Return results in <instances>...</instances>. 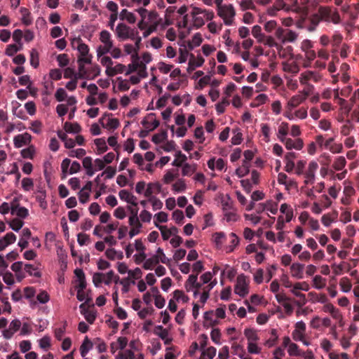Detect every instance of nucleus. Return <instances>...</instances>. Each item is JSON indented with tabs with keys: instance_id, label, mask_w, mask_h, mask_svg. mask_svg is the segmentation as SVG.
Listing matches in <instances>:
<instances>
[{
	"instance_id": "f257e3e1",
	"label": "nucleus",
	"mask_w": 359,
	"mask_h": 359,
	"mask_svg": "<svg viewBox=\"0 0 359 359\" xmlns=\"http://www.w3.org/2000/svg\"><path fill=\"white\" fill-rule=\"evenodd\" d=\"M61 170H62V179H65L67 177V174H74L80 171L81 165L77 161H73L71 163V160L69 158H65L61 163Z\"/></svg>"
},
{
	"instance_id": "f03ea898",
	"label": "nucleus",
	"mask_w": 359,
	"mask_h": 359,
	"mask_svg": "<svg viewBox=\"0 0 359 359\" xmlns=\"http://www.w3.org/2000/svg\"><path fill=\"white\" fill-rule=\"evenodd\" d=\"M218 15L224 20L226 25H231L233 18L236 15V12L233 5H224L222 8L217 11Z\"/></svg>"
},
{
	"instance_id": "7ed1b4c3",
	"label": "nucleus",
	"mask_w": 359,
	"mask_h": 359,
	"mask_svg": "<svg viewBox=\"0 0 359 359\" xmlns=\"http://www.w3.org/2000/svg\"><path fill=\"white\" fill-rule=\"evenodd\" d=\"M234 292L242 297H244L248 294V283L247 281V277L245 275L241 274L237 277Z\"/></svg>"
},
{
	"instance_id": "20e7f679",
	"label": "nucleus",
	"mask_w": 359,
	"mask_h": 359,
	"mask_svg": "<svg viewBox=\"0 0 359 359\" xmlns=\"http://www.w3.org/2000/svg\"><path fill=\"white\" fill-rule=\"evenodd\" d=\"M87 301L79 306L81 313L84 316L85 319L90 324H93L96 318V313L94 311V305H92V309L86 306Z\"/></svg>"
},
{
	"instance_id": "39448f33",
	"label": "nucleus",
	"mask_w": 359,
	"mask_h": 359,
	"mask_svg": "<svg viewBox=\"0 0 359 359\" xmlns=\"http://www.w3.org/2000/svg\"><path fill=\"white\" fill-rule=\"evenodd\" d=\"M279 140L281 142L285 144L286 149L288 150H291L292 149H295L297 150H300L304 147L303 140L300 138H297V139L293 140L290 138L279 137Z\"/></svg>"
},
{
	"instance_id": "423d86ee",
	"label": "nucleus",
	"mask_w": 359,
	"mask_h": 359,
	"mask_svg": "<svg viewBox=\"0 0 359 359\" xmlns=\"http://www.w3.org/2000/svg\"><path fill=\"white\" fill-rule=\"evenodd\" d=\"M309 95V92L304 90L302 93V94L292 96L287 102V108H288L290 111H292L294 108L297 107L299 104L302 103L307 98Z\"/></svg>"
},
{
	"instance_id": "0eeeda50",
	"label": "nucleus",
	"mask_w": 359,
	"mask_h": 359,
	"mask_svg": "<svg viewBox=\"0 0 359 359\" xmlns=\"http://www.w3.org/2000/svg\"><path fill=\"white\" fill-rule=\"evenodd\" d=\"M318 168V165L316 161H311L309 164L307 170L304 173L305 184H313L315 180V172Z\"/></svg>"
},
{
	"instance_id": "6e6552de",
	"label": "nucleus",
	"mask_w": 359,
	"mask_h": 359,
	"mask_svg": "<svg viewBox=\"0 0 359 359\" xmlns=\"http://www.w3.org/2000/svg\"><path fill=\"white\" fill-rule=\"evenodd\" d=\"M109 115V114H105L104 116H102L100 118V124L104 128H107V129L117 128L120 125L119 121L117 118H107L106 117Z\"/></svg>"
},
{
	"instance_id": "1a4fd4ad",
	"label": "nucleus",
	"mask_w": 359,
	"mask_h": 359,
	"mask_svg": "<svg viewBox=\"0 0 359 359\" xmlns=\"http://www.w3.org/2000/svg\"><path fill=\"white\" fill-rule=\"evenodd\" d=\"M31 135L27 133L15 136L13 139L15 147L20 148L25 145L29 144L31 142Z\"/></svg>"
},
{
	"instance_id": "9d476101",
	"label": "nucleus",
	"mask_w": 359,
	"mask_h": 359,
	"mask_svg": "<svg viewBox=\"0 0 359 359\" xmlns=\"http://www.w3.org/2000/svg\"><path fill=\"white\" fill-rule=\"evenodd\" d=\"M297 158V154L294 152H288L285 156V170L287 172H292L295 167L294 159Z\"/></svg>"
},
{
	"instance_id": "9b49d317",
	"label": "nucleus",
	"mask_w": 359,
	"mask_h": 359,
	"mask_svg": "<svg viewBox=\"0 0 359 359\" xmlns=\"http://www.w3.org/2000/svg\"><path fill=\"white\" fill-rule=\"evenodd\" d=\"M119 197L121 200L126 201L127 203L131 204L133 206H137V198L130 194L128 191L123 189L119 191Z\"/></svg>"
},
{
	"instance_id": "f8f14e48",
	"label": "nucleus",
	"mask_w": 359,
	"mask_h": 359,
	"mask_svg": "<svg viewBox=\"0 0 359 359\" xmlns=\"http://www.w3.org/2000/svg\"><path fill=\"white\" fill-rule=\"evenodd\" d=\"M130 31V27L127 26L126 24L119 23L116 29V35L118 38L121 40H126L128 39V32Z\"/></svg>"
},
{
	"instance_id": "ddd939ff",
	"label": "nucleus",
	"mask_w": 359,
	"mask_h": 359,
	"mask_svg": "<svg viewBox=\"0 0 359 359\" xmlns=\"http://www.w3.org/2000/svg\"><path fill=\"white\" fill-rule=\"evenodd\" d=\"M304 269V264L299 263H293L290 266L292 276L298 279L303 278Z\"/></svg>"
},
{
	"instance_id": "4468645a",
	"label": "nucleus",
	"mask_w": 359,
	"mask_h": 359,
	"mask_svg": "<svg viewBox=\"0 0 359 359\" xmlns=\"http://www.w3.org/2000/svg\"><path fill=\"white\" fill-rule=\"evenodd\" d=\"M203 63L204 59L202 57H198L197 59H195L194 55L191 54V58L189 62L187 72H191L195 69L196 67H201Z\"/></svg>"
},
{
	"instance_id": "2eb2a0df",
	"label": "nucleus",
	"mask_w": 359,
	"mask_h": 359,
	"mask_svg": "<svg viewBox=\"0 0 359 359\" xmlns=\"http://www.w3.org/2000/svg\"><path fill=\"white\" fill-rule=\"evenodd\" d=\"M319 18L321 20L326 22H330V18L332 15V9L328 6H320L318 8Z\"/></svg>"
},
{
	"instance_id": "dca6fc26",
	"label": "nucleus",
	"mask_w": 359,
	"mask_h": 359,
	"mask_svg": "<svg viewBox=\"0 0 359 359\" xmlns=\"http://www.w3.org/2000/svg\"><path fill=\"white\" fill-rule=\"evenodd\" d=\"M161 190V185L158 182L149 183L144 192V196L147 198L152 197L154 193H159Z\"/></svg>"
},
{
	"instance_id": "f3484780",
	"label": "nucleus",
	"mask_w": 359,
	"mask_h": 359,
	"mask_svg": "<svg viewBox=\"0 0 359 359\" xmlns=\"http://www.w3.org/2000/svg\"><path fill=\"white\" fill-rule=\"evenodd\" d=\"M159 263V257L158 255H154L152 257L145 259L143 264V268L146 270H151L154 266Z\"/></svg>"
},
{
	"instance_id": "a211bd4d",
	"label": "nucleus",
	"mask_w": 359,
	"mask_h": 359,
	"mask_svg": "<svg viewBox=\"0 0 359 359\" xmlns=\"http://www.w3.org/2000/svg\"><path fill=\"white\" fill-rule=\"evenodd\" d=\"M95 144L97 147V154L100 155L107 151L108 147L104 138H98L95 140Z\"/></svg>"
},
{
	"instance_id": "6ab92c4d",
	"label": "nucleus",
	"mask_w": 359,
	"mask_h": 359,
	"mask_svg": "<svg viewBox=\"0 0 359 359\" xmlns=\"http://www.w3.org/2000/svg\"><path fill=\"white\" fill-rule=\"evenodd\" d=\"M119 17L121 20H126L130 24L135 23L136 20L135 15L133 13L129 12L127 9H123Z\"/></svg>"
},
{
	"instance_id": "aec40b11",
	"label": "nucleus",
	"mask_w": 359,
	"mask_h": 359,
	"mask_svg": "<svg viewBox=\"0 0 359 359\" xmlns=\"http://www.w3.org/2000/svg\"><path fill=\"white\" fill-rule=\"evenodd\" d=\"M64 129L69 133H79L81 130V126L77 123H72L69 122L65 123Z\"/></svg>"
},
{
	"instance_id": "412c9836",
	"label": "nucleus",
	"mask_w": 359,
	"mask_h": 359,
	"mask_svg": "<svg viewBox=\"0 0 359 359\" xmlns=\"http://www.w3.org/2000/svg\"><path fill=\"white\" fill-rule=\"evenodd\" d=\"M244 334L248 339V342H256L259 340V337L255 330L252 328H246L244 330Z\"/></svg>"
},
{
	"instance_id": "4be33fe9",
	"label": "nucleus",
	"mask_w": 359,
	"mask_h": 359,
	"mask_svg": "<svg viewBox=\"0 0 359 359\" xmlns=\"http://www.w3.org/2000/svg\"><path fill=\"white\" fill-rule=\"evenodd\" d=\"M250 172V163L243 161L241 167L238 168L236 170V174L238 177H243L248 175Z\"/></svg>"
},
{
	"instance_id": "5701e85b",
	"label": "nucleus",
	"mask_w": 359,
	"mask_h": 359,
	"mask_svg": "<svg viewBox=\"0 0 359 359\" xmlns=\"http://www.w3.org/2000/svg\"><path fill=\"white\" fill-rule=\"evenodd\" d=\"M203 41V39L200 33H196L192 37V40L188 42V48L190 50L194 48V47L199 46Z\"/></svg>"
},
{
	"instance_id": "b1692460",
	"label": "nucleus",
	"mask_w": 359,
	"mask_h": 359,
	"mask_svg": "<svg viewBox=\"0 0 359 359\" xmlns=\"http://www.w3.org/2000/svg\"><path fill=\"white\" fill-rule=\"evenodd\" d=\"M92 60V56L87 57H79V72H89L88 69L85 67L84 64H90Z\"/></svg>"
},
{
	"instance_id": "393cba45",
	"label": "nucleus",
	"mask_w": 359,
	"mask_h": 359,
	"mask_svg": "<svg viewBox=\"0 0 359 359\" xmlns=\"http://www.w3.org/2000/svg\"><path fill=\"white\" fill-rule=\"evenodd\" d=\"M216 351L217 350L215 347L210 346L202 352L199 359H213L216 355Z\"/></svg>"
},
{
	"instance_id": "a878e982",
	"label": "nucleus",
	"mask_w": 359,
	"mask_h": 359,
	"mask_svg": "<svg viewBox=\"0 0 359 359\" xmlns=\"http://www.w3.org/2000/svg\"><path fill=\"white\" fill-rule=\"evenodd\" d=\"M92 346H93V344H92L91 341L86 337L80 347V352H81V356L85 357L86 355L88 353V351L92 348Z\"/></svg>"
},
{
	"instance_id": "bb28decb",
	"label": "nucleus",
	"mask_w": 359,
	"mask_h": 359,
	"mask_svg": "<svg viewBox=\"0 0 359 359\" xmlns=\"http://www.w3.org/2000/svg\"><path fill=\"white\" fill-rule=\"evenodd\" d=\"M77 50L81 55L80 57H87L91 56L90 55L88 54V53H89L88 46L86 43H83L81 41H79V42Z\"/></svg>"
},
{
	"instance_id": "cd10ccee",
	"label": "nucleus",
	"mask_w": 359,
	"mask_h": 359,
	"mask_svg": "<svg viewBox=\"0 0 359 359\" xmlns=\"http://www.w3.org/2000/svg\"><path fill=\"white\" fill-rule=\"evenodd\" d=\"M252 34L255 38L257 39L258 42H263L265 35L262 33V28L259 25H255L252 29Z\"/></svg>"
},
{
	"instance_id": "c85d7f7f",
	"label": "nucleus",
	"mask_w": 359,
	"mask_h": 359,
	"mask_svg": "<svg viewBox=\"0 0 359 359\" xmlns=\"http://www.w3.org/2000/svg\"><path fill=\"white\" fill-rule=\"evenodd\" d=\"M288 354L290 356H299L303 354V351L299 349L297 344L292 343L287 348Z\"/></svg>"
},
{
	"instance_id": "c756f323",
	"label": "nucleus",
	"mask_w": 359,
	"mask_h": 359,
	"mask_svg": "<svg viewBox=\"0 0 359 359\" xmlns=\"http://www.w3.org/2000/svg\"><path fill=\"white\" fill-rule=\"evenodd\" d=\"M297 36L298 35L295 32L286 29L285 35L284 39L283 40V43H285L286 42H294L297 39Z\"/></svg>"
},
{
	"instance_id": "7c9ffc66",
	"label": "nucleus",
	"mask_w": 359,
	"mask_h": 359,
	"mask_svg": "<svg viewBox=\"0 0 359 359\" xmlns=\"http://www.w3.org/2000/svg\"><path fill=\"white\" fill-rule=\"evenodd\" d=\"M186 160L187 156L180 151L176 153L175 159L172 162V165L176 167H181Z\"/></svg>"
},
{
	"instance_id": "2f4dec72",
	"label": "nucleus",
	"mask_w": 359,
	"mask_h": 359,
	"mask_svg": "<svg viewBox=\"0 0 359 359\" xmlns=\"http://www.w3.org/2000/svg\"><path fill=\"white\" fill-rule=\"evenodd\" d=\"M215 283H210L208 285L203 288V292L201 295L200 301L201 303L205 304L207 299L209 298V292L214 287Z\"/></svg>"
},
{
	"instance_id": "473e14b6",
	"label": "nucleus",
	"mask_w": 359,
	"mask_h": 359,
	"mask_svg": "<svg viewBox=\"0 0 359 359\" xmlns=\"http://www.w3.org/2000/svg\"><path fill=\"white\" fill-rule=\"evenodd\" d=\"M339 285L341 290L344 292H349L352 287L351 281L347 277H344L340 280Z\"/></svg>"
},
{
	"instance_id": "72a5a7b5",
	"label": "nucleus",
	"mask_w": 359,
	"mask_h": 359,
	"mask_svg": "<svg viewBox=\"0 0 359 359\" xmlns=\"http://www.w3.org/2000/svg\"><path fill=\"white\" fill-rule=\"evenodd\" d=\"M154 333L162 339H165L168 336V332L161 325H157L154 328Z\"/></svg>"
},
{
	"instance_id": "f704fd0d",
	"label": "nucleus",
	"mask_w": 359,
	"mask_h": 359,
	"mask_svg": "<svg viewBox=\"0 0 359 359\" xmlns=\"http://www.w3.org/2000/svg\"><path fill=\"white\" fill-rule=\"evenodd\" d=\"M346 163V161L344 156H339L335 160L333 167L336 170H342Z\"/></svg>"
},
{
	"instance_id": "c9c22d12",
	"label": "nucleus",
	"mask_w": 359,
	"mask_h": 359,
	"mask_svg": "<svg viewBox=\"0 0 359 359\" xmlns=\"http://www.w3.org/2000/svg\"><path fill=\"white\" fill-rule=\"evenodd\" d=\"M325 279L322 278L320 276H316L313 279V285L316 289H322L325 286Z\"/></svg>"
},
{
	"instance_id": "e433bc0d",
	"label": "nucleus",
	"mask_w": 359,
	"mask_h": 359,
	"mask_svg": "<svg viewBox=\"0 0 359 359\" xmlns=\"http://www.w3.org/2000/svg\"><path fill=\"white\" fill-rule=\"evenodd\" d=\"M142 124L144 128L149 129V130L151 131L156 128L159 126L160 123L156 119H154L151 123L146 119H144L142 121Z\"/></svg>"
},
{
	"instance_id": "4c0bfd02",
	"label": "nucleus",
	"mask_w": 359,
	"mask_h": 359,
	"mask_svg": "<svg viewBox=\"0 0 359 359\" xmlns=\"http://www.w3.org/2000/svg\"><path fill=\"white\" fill-rule=\"evenodd\" d=\"M100 39L104 44H113L111 40V34L107 30H103L100 32Z\"/></svg>"
},
{
	"instance_id": "58836bf2",
	"label": "nucleus",
	"mask_w": 359,
	"mask_h": 359,
	"mask_svg": "<svg viewBox=\"0 0 359 359\" xmlns=\"http://www.w3.org/2000/svg\"><path fill=\"white\" fill-rule=\"evenodd\" d=\"M25 270L30 276H33L37 278H39L41 276V273L39 271H36V269L32 264H26L25 265Z\"/></svg>"
},
{
	"instance_id": "ea45409f",
	"label": "nucleus",
	"mask_w": 359,
	"mask_h": 359,
	"mask_svg": "<svg viewBox=\"0 0 359 359\" xmlns=\"http://www.w3.org/2000/svg\"><path fill=\"white\" fill-rule=\"evenodd\" d=\"M343 39V36L339 33L335 32L332 36L331 43L332 47L339 48Z\"/></svg>"
},
{
	"instance_id": "a19ab883",
	"label": "nucleus",
	"mask_w": 359,
	"mask_h": 359,
	"mask_svg": "<svg viewBox=\"0 0 359 359\" xmlns=\"http://www.w3.org/2000/svg\"><path fill=\"white\" fill-rule=\"evenodd\" d=\"M264 45H266L269 47H276L277 49H281L282 46H279L274 40L272 36H266L264 39H263L262 42Z\"/></svg>"
},
{
	"instance_id": "79ce46f5",
	"label": "nucleus",
	"mask_w": 359,
	"mask_h": 359,
	"mask_svg": "<svg viewBox=\"0 0 359 359\" xmlns=\"http://www.w3.org/2000/svg\"><path fill=\"white\" fill-rule=\"evenodd\" d=\"M23 224L24 222L17 218L12 219L9 223L10 227L15 231H18L22 227Z\"/></svg>"
},
{
	"instance_id": "37998d69",
	"label": "nucleus",
	"mask_w": 359,
	"mask_h": 359,
	"mask_svg": "<svg viewBox=\"0 0 359 359\" xmlns=\"http://www.w3.org/2000/svg\"><path fill=\"white\" fill-rule=\"evenodd\" d=\"M57 61L60 67H65L69 64L68 55L65 53L60 54L57 56Z\"/></svg>"
},
{
	"instance_id": "c03bdc74",
	"label": "nucleus",
	"mask_w": 359,
	"mask_h": 359,
	"mask_svg": "<svg viewBox=\"0 0 359 359\" xmlns=\"http://www.w3.org/2000/svg\"><path fill=\"white\" fill-rule=\"evenodd\" d=\"M311 25L308 27V30L309 32H313L319 22H320V19L318 15H314L311 18Z\"/></svg>"
},
{
	"instance_id": "a18cd8bd",
	"label": "nucleus",
	"mask_w": 359,
	"mask_h": 359,
	"mask_svg": "<svg viewBox=\"0 0 359 359\" xmlns=\"http://www.w3.org/2000/svg\"><path fill=\"white\" fill-rule=\"evenodd\" d=\"M289 130V124L286 122H283L278 128V137H285L287 135Z\"/></svg>"
},
{
	"instance_id": "49530a36",
	"label": "nucleus",
	"mask_w": 359,
	"mask_h": 359,
	"mask_svg": "<svg viewBox=\"0 0 359 359\" xmlns=\"http://www.w3.org/2000/svg\"><path fill=\"white\" fill-rule=\"evenodd\" d=\"M104 277H105V274H104L102 273H99V272L95 273L93 276V282L94 285L96 287H98L100 285V284H101L102 282L104 281Z\"/></svg>"
},
{
	"instance_id": "de8ad7c7",
	"label": "nucleus",
	"mask_w": 359,
	"mask_h": 359,
	"mask_svg": "<svg viewBox=\"0 0 359 359\" xmlns=\"http://www.w3.org/2000/svg\"><path fill=\"white\" fill-rule=\"evenodd\" d=\"M155 226L161 231L163 239L164 241L168 240L170 234L169 233V229H167L166 226L159 225L156 222H155Z\"/></svg>"
},
{
	"instance_id": "09e8293b",
	"label": "nucleus",
	"mask_w": 359,
	"mask_h": 359,
	"mask_svg": "<svg viewBox=\"0 0 359 359\" xmlns=\"http://www.w3.org/2000/svg\"><path fill=\"white\" fill-rule=\"evenodd\" d=\"M172 218L178 224H182L184 218L183 212L180 210H175L172 212Z\"/></svg>"
},
{
	"instance_id": "8fccbe9b",
	"label": "nucleus",
	"mask_w": 359,
	"mask_h": 359,
	"mask_svg": "<svg viewBox=\"0 0 359 359\" xmlns=\"http://www.w3.org/2000/svg\"><path fill=\"white\" fill-rule=\"evenodd\" d=\"M30 63L34 68L39 66V55L37 51L34 49L32 50L30 53Z\"/></svg>"
},
{
	"instance_id": "3c124183",
	"label": "nucleus",
	"mask_w": 359,
	"mask_h": 359,
	"mask_svg": "<svg viewBox=\"0 0 359 359\" xmlns=\"http://www.w3.org/2000/svg\"><path fill=\"white\" fill-rule=\"evenodd\" d=\"M240 6L243 11H245L248 9H255V6L254 3L252 1V0H241Z\"/></svg>"
},
{
	"instance_id": "603ef678",
	"label": "nucleus",
	"mask_w": 359,
	"mask_h": 359,
	"mask_svg": "<svg viewBox=\"0 0 359 359\" xmlns=\"http://www.w3.org/2000/svg\"><path fill=\"white\" fill-rule=\"evenodd\" d=\"M229 104V101L224 98L222 102L217 103L216 104V110L219 114H221L224 112L225 107Z\"/></svg>"
},
{
	"instance_id": "864d4df0",
	"label": "nucleus",
	"mask_w": 359,
	"mask_h": 359,
	"mask_svg": "<svg viewBox=\"0 0 359 359\" xmlns=\"http://www.w3.org/2000/svg\"><path fill=\"white\" fill-rule=\"evenodd\" d=\"M167 138V132L163 131L161 133L155 134L152 137V142L155 144H158L164 141Z\"/></svg>"
},
{
	"instance_id": "5fc2aeb1",
	"label": "nucleus",
	"mask_w": 359,
	"mask_h": 359,
	"mask_svg": "<svg viewBox=\"0 0 359 359\" xmlns=\"http://www.w3.org/2000/svg\"><path fill=\"white\" fill-rule=\"evenodd\" d=\"M210 337L213 342L217 344H220L221 332L218 328H215L211 331Z\"/></svg>"
},
{
	"instance_id": "6e6d98bb",
	"label": "nucleus",
	"mask_w": 359,
	"mask_h": 359,
	"mask_svg": "<svg viewBox=\"0 0 359 359\" xmlns=\"http://www.w3.org/2000/svg\"><path fill=\"white\" fill-rule=\"evenodd\" d=\"M231 348L233 350V352L235 353V354L238 355L240 358H242L243 356H244L245 351L243 349V347L241 345H240L237 343H234V344H233Z\"/></svg>"
},
{
	"instance_id": "4d7b16f0",
	"label": "nucleus",
	"mask_w": 359,
	"mask_h": 359,
	"mask_svg": "<svg viewBox=\"0 0 359 359\" xmlns=\"http://www.w3.org/2000/svg\"><path fill=\"white\" fill-rule=\"evenodd\" d=\"M112 47H113V44H104V46L103 47L100 46L97 50V56L99 57H100L102 55H103L107 53H109L110 50L112 48Z\"/></svg>"
},
{
	"instance_id": "13d9d810",
	"label": "nucleus",
	"mask_w": 359,
	"mask_h": 359,
	"mask_svg": "<svg viewBox=\"0 0 359 359\" xmlns=\"http://www.w3.org/2000/svg\"><path fill=\"white\" fill-rule=\"evenodd\" d=\"M149 201L152 203L154 210H160L163 207V203L158 198L152 196L149 198Z\"/></svg>"
},
{
	"instance_id": "bf43d9fd",
	"label": "nucleus",
	"mask_w": 359,
	"mask_h": 359,
	"mask_svg": "<svg viewBox=\"0 0 359 359\" xmlns=\"http://www.w3.org/2000/svg\"><path fill=\"white\" fill-rule=\"evenodd\" d=\"M86 150L83 149H77L76 150H71L68 155L70 157H76L78 158H81L86 154Z\"/></svg>"
},
{
	"instance_id": "052dcab7",
	"label": "nucleus",
	"mask_w": 359,
	"mask_h": 359,
	"mask_svg": "<svg viewBox=\"0 0 359 359\" xmlns=\"http://www.w3.org/2000/svg\"><path fill=\"white\" fill-rule=\"evenodd\" d=\"M34 186L33 180L31 178H23L22 180V187L25 191H29Z\"/></svg>"
},
{
	"instance_id": "680f3d73",
	"label": "nucleus",
	"mask_w": 359,
	"mask_h": 359,
	"mask_svg": "<svg viewBox=\"0 0 359 359\" xmlns=\"http://www.w3.org/2000/svg\"><path fill=\"white\" fill-rule=\"evenodd\" d=\"M173 190L177 192H182L186 189V184L182 180H179L172 185Z\"/></svg>"
},
{
	"instance_id": "e2e57ef3",
	"label": "nucleus",
	"mask_w": 359,
	"mask_h": 359,
	"mask_svg": "<svg viewBox=\"0 0 359 359\" xmlns=\"http://www.w3.org/2000/svg\"><path fill=\"white\" fill-rule=\"evenodd\" d=\"M77 241L82 246L90 242V237L87 234L79 233L77 235Z\"/></svg>"
},
{
	"instance_id": "0e129e2a",
	"label": "nucleus",
	"mask_w": 359,
	"mask_h": 359,
	"mask_svg": "<svg viewBox=\"0 0 359 359\" xmlns=\"http://www.w3.org/2000/svg\"><path fill=\"white\" fill-rule=\"evenodd\" d=\"M134 353L130 350H126L124 353H119L117 359H134Z\"/></svg>"
},
{
	"instance_id": "69168bd1",
	"label": "nucleus",
	"mask_w": 359,
	"mask_h": 359,
	"mask_svg": "<svg viewBox=\"0 0 359 359\" xmlns=\"http://www.w3.org/2000/svg\"><path fill=\"white\" fill-rule=\"evenodd\" d=\"M67 96V94L66 91L62 88H58L55 94V97L58 102H62L65 100Z\"/></svg>"
},
{
	"instance_id": "338daca9",
	"label": "nucleus",
	"mask_w": 359,
	"mask_h": 359,
	"mask_svg": "<svg viewBox=\"0 0 359 359\" xmlns=\"http://www.w3.org/2000/svg\"><path fill=\"white\" fill-rule=\"evenodd\" d=\"M18 50H20V48L15 44H9L7 46L6 49V54L8 56L14 55Z\"/></svg>"
},
{
	"instance_id": "774afa93",
	"label": "nucleus",
	"mask_w": 359,
	"mask_h": 359,
	"mask_svg": "<svg viewBox=\"0 0 359 359\" xmlns=\"http://www.w3.org/2000/svg\"><path fill=\"white\" fill-rule=\"evenodd\" d=\"M39 346L43 349H47L50 346V338L48 336H44L39 340Z\"/></svg>"
}]
</instances>
